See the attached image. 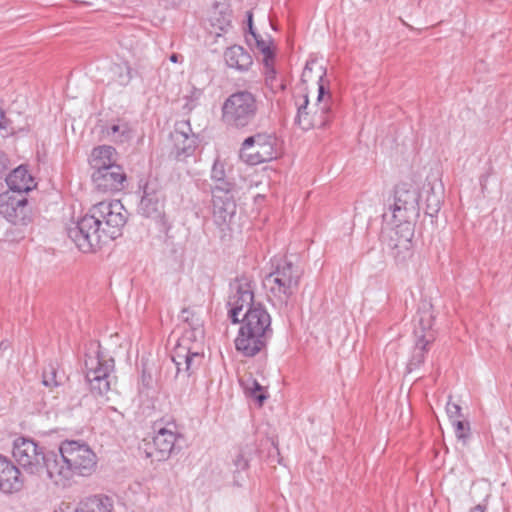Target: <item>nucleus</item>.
<instances>
[{
	"label": "nucleus",
	"instance_id": "obj_30",
	"mask_svg": "<svg viewBox=\"0 0 512 512\" xmlns=\"http://www.w3.org/2000/svg\"><path fill=\"white\" fill-rule=\"evenodd\" d=\"M191 332H185L179 339L177 345L172 351V355H192V354H203L196 348V343H191L193 336H190Z\"/></svg>",
	"mask_w": 512,
	"mask_h": 512
},
{
	"label": "nucleus",
	"instance_id": "obj_11",
	"mask_svg": "<svg viewBox=\"0 0 512 512\" xmlns=\"http://www.w3.org/2000/svg\"><path fill=\"white\" fill-rule=\"evenodd\" d=\"M231 293L228 297V317L233 324L240 322L241 312L252 309V306L261 304L254 301V282L247 276L242 275L230 284Z\"/></svg>",
	"mask_w": 512,
	"mask_h": 512
},
{
	"label": "nucleus",
	"instance_id": "obj_14",
	"mask_svg": "<svg viewBox=\"0 0 512 512\" xmlns=\"http://www.w3.org/2000/svg\"><path fill=\"white\" fill-rule=\"evenodd\" d=\"M155 436L152 446L154 450L147 451V457L155 458L157 461H163L170 457L176 450L177 441L181 438L174 422H168L165 426L161 423L154 424Z\"/></svg>",
	"mask_w": 512,
	"mask_h": 512
},
{
	"label": "nucleus",
	"instance_id": "obj_5",
	"mask_svg": "<svg viewBox=\"0 0 512 512\" xmlns=\"http://www.w3.org/2000/svg\"><path fill=\"white\" fill-rule=\"evenodd\" d=\"M88 215L108 241L119 237L127 222V211L119 200L101 201L89 209Z\"/></svg>",
	"mask_w": 512,
	"mask_h": 512
},
{
	"label": "nucleus",
	"instance_id": "obj_26",
	"mask_svg": "<svg viewBox=\"0 0 512 512\" xmlns=\"http://www.w3.org/2000/svg\"><path fill=\"white\" fill-rule=\"evenodd\" d=\"M414 321H415V325H414L415 339H417V331H418V335L431 334L432 336H435L434 332L432 331L434 316L431 312V306L424 304L422 308H419Z\"/></svg>",
	"mask_w": 512,
	"mask_h": 512
},
{
	"label": "nucleus",
	"instance_id": "obj_29",
	"mask_svg": "<svg viewBox=\"0 0 512 512\" xmlns=\"http://www.w3.org/2000/svg\"><path fill=\"white\" fill-rule=\"evenodd\" d=\"M264 76L266 86L274 93L282 92L286 89V83L282 78H278L274 67V62L264 66Z\"/></svg>",
	"mask_w": 512,
	"mask_h": 512
},
{
	"label": "nucleus",
	"instance_id": "obj_42",
	"mask_svg": "<svg viewBox=\"0 0 512 512\" xmlns=\"http://www.w3.org/2000/svg\"><path fill=\"white\" fill-rule=\"evenodd\" d=\"M42 383L47 387H54L59 385L56 380V371L53 367H50L49 370H45L43 372Z\"/></svg>",
	"mask_w": 512,
	"mask_h": 512
},
{
	"label": "nucleus",
	"instance_id": "obj_45",
	"mask_svg": "<svg viewBox=\"0 0 512 512\" xmlns=\"http://www.w3.org/2000/svg\"><path fill=\"white\" fill-rule=\"evenodd\" d=\"M9 159L7 155L0 151V178L5 175L6 170L8 169Z\"/></svg>",
	"mask_w": 512,
	"mask_h": 512
},
{
	"label": "nucleus",
	"instance_id": "obj_33",
	"mask_svg": "<svg viewBox=\"0 0 512 512\" xmlns=\"http://www.w3.org/2000/svg\"><path fill=\"white\" fill-rule=\"evenodd\" d=\"M131 129L126 122L113 124L108 134L111 135L116 142H125L131 138Z\"/></svg>",
	"mask_w": 512,
	"mask_h": 512
},
{
	"label": "nucleus",
	"instance_id": "obj_51",
	"mask_svg": "<svg viewBox=\"0 0 512 512\" xmlns=\"http://www.w3.org/2000/svg\"><path fill=\"white\" fill-rule=\"evenodd\" d=\"M3 119H4V112L0 109V128L3 127L2 126Z\"/></svg>",
	"mask_w": 512,
	"mask_h": 512
},
{
	"label": "nucleus",
	"instance_id": "obj_10",
	"mask_svg": "<svg viewBox=\"0 0 512 512\" xmlns=\"http://www.w3.org/2000/svg\"><path fill=\"white\" fill-rule=\"evenodd\" d=\"M67 235L84 253L95 251L108 241L88 213L67 228Z\"/></svg>",
	"mask_w": 512,
	"mask_h": 512
},
{
	"label": "nucleus",
	"instance_id": "obj_3",
	"mask_svg": "<svg viewBox=\"0 0 512 512\" xmlns=\"http://www.w3.org/2000/svg\"><path fill=\"white\" fill-rule=\"evenodd\" d=\"M259 105L254 93L249 90H237L222 103L221 122L229 130L249 131L256 121Z\"/></svg>",
	"mask_w": 512,
	"mask_h": 512
},
{
	"label": "nucleus",
	"instance_id": "obj_48",
	"mask_svg": "<svg viewBox=\"0 0 512 512\" xmlns=\"http://www.w3.org/2000/svg\"><path fill=\"white\" fill-rule=\"evenodd\" d=\"M247 24L248 28H251V25H253V14L251 11L247 12Z\"/></svg>",
	"mask_w": 512,
	"mask_h": 512
},
{
	"label": "nucleus",
	"instance_id": "obj_16",
	"mask_svg": "<svg viewBox=\"0 0 512 512\" xmlns=\"http://www.w3.org/2000/svg\"><path fill=\"white\" fill-rule=\"evenodd\" d=\"M173 147L170 155L177 161H185L192 156L198 145V138L192 132L189 121H180L170 134Z\"/></svg>",
	"mask_w": 512,
	"mask_h": 512
},
{
	"label": "nucleus",
	"instance_id": "obj_31",
	"mask_svg": "<svg viewBox=\"0 0 512 512\" xmlns=\"http://www.w3.org/2000/svg\"><path fill=\"white\" fill-rule=\"evenodd\" d=\"M113 79L121 86H126L132 79V69L128 63H116L111 67Z\"/></svg>",
	"mask_w": 512,
	"mask_h": 512
},
{
	"label": "nucleus",
	"instance_id": "obj_43",
	"mask_svg": "<svg viewBox=\"0 0 512 512\" xmlns=\"http://www.w3.org/2000/svg\"><path fill=\"white\" fill-rule=\"evenodd\" d=\"M446 412L451 422L453 420L459 419L462 416L460 405L453 403L451 401H449L446 405Z\"/></svg>",
	"mask_w": 512,
	"mask_h": 512
},
{
	"label": "nucleus",
	"instance_id": "obj_38",
	"mask_svg": "<svg viewBox=\"0 0 512 512\" xmlns=\"http://www.w3.org/2000/svg\"><path fill=\"white\" fill-rule=\"evenodd\" d=\"M246 389L249 395L254 398L260 406L263 405L264 401L267 399V395L263 393V387L256 380H253L251 386Z\"/></svg>",
	"mask_w": 512,
	"mask_h": 512
},
{
	"label": "nucleus",
	"instance_id": "obj_12",
	"mask_svg": "<svg viewBox=\"0 0 512 512\" xmlns=\"http://www.w3.org/2000/svg\"><path fill=\"white\" fill-rule=\"evenodd\" d=\"M234 188V182L227 177L211 186L213 217L218 225L225 224L236 212Z\"/></svg>",
	"mask_w": 512,
	"mask_h": 512
},
{
	"label": "nucleus",
	"instance_id": "obj_4",
	"mask_svg": "<svg viewBox=\"0 0 512 512\" xmlns=\"http://www.w3.org/2000/svg\"><path fill=\"white\" fill-rule=\"evenodd\" d=\"M100 348L99 343H91L84 359L85 378L95 397H103L111 390V374L114 370V359L104 356Z\"/></svg>",
	"mask_w": 512,
	"mask_h": 512
},
{
	"label": "nucleus",
	"instance_id": "obj_22",
	"mask_svg": "<svg viewBox=\"0 0 512 512\" xmlns=\"http://www.w3.org/2000/svg\"><path fill=\"white\" fill-rule=\"evenodd\" d=\"M224 59L228 67L240 72H246L253 64L252 56L240 45L228 47L224 52Z\"/></svg>",
	"mask_w": 512,
	"mask_h": 512
},
{
	"label": "nucleus",
	"instance_id": "obj_28",
	"mask_svg": "<svg viewBox=\"0 0 512 512\" xmlns=\"http://www.w3.org/2000/svg\"><path fill=\"white\" fill-rule=\"evenodd\" d=\"M255 452L256 447L254 442H247L244 445L240 446L237 455L233 459V465L235 467L234 473H239L241 471L247 470L252 455Z\"/></svg>",
	"mask_w": 512,
	"mask_h": 512
},
{
	"label": "nucleus",
	"instance_id": "obj_47",
	"mask_svg": "<svg viewBox=\"0 0 512 512\" xmlns=\"http://www.w3.org/2000/svg\"><path fill=\"white\" fill-rule=\"evenodd\" d=\"M470 512H486V506L478 504L470 509Z\"/></svg>",
	"mask_w": 512,
	"mask_h": 512
},
{
	"label": "nucleus",
	"instance_id": "obj_6",
	"mask_svg": "<svg viewBox=\"0 0 512 512\" xmlns=\"http://www.w3.org/2000/svg\"><path fill=\"white\" fill-rule=\"evenodd\" d=\"M420 194L416 188L408 184L396 185L394 189L393 203L389 206V214L385 212L383 218L401 227L410 226L412 218L419 215Z\"/></svg>",
	"mask_w": 512,
	"mask_h": 512
},
{
	"label": "nucleus",
	"instance_id": "obj_1",
	"mask_svg": "<svg viewBox=\"0 0 512 512\" xmlns=\"http://www.w3.org/2000/svg\"><path fill=\"white\" fill-rule=\"evenodd\" d=\"M47 461L48 478L59 485L74 474L90 475L96 467L97 457L87 444L66 440L61 443L59 453L50 452Z\"/></svg>",
	"mask_w": 512,
	"mask_h": 512
},
{
	"label": "nucleus",
	"instance_id": "obj_23",
	"mask_svg": "<svg viewBox=\"0 0 512 512\" xmlns=\"http://www.w3.org/2000/svg\"><path fill=\"white\" fill-rule=\"evenodd\" d=\"M263 283L269 293L281 304L287 305L289 299L295 294L292 288H286V282L282 281L274 270L265 277Z\"/></svg>",
	"mask_w": 512,
	"mask_h": 512
},
{
	"label": "nucleus",
	"instance_id": "obj_36",
	"mask_svg": "<svg viewBox=\"0 0 512 512\" xmlns=\"http://www.w3.org/2000/svg\"><path fill=\"white\" fill-rule=\"evenodd\" d=\"M296 105H297V114H296L294 122L296 125H298L301 128V122L299 120L300 115H304V113H305L306 118H311L313 107L311 109H309V99H308L307 94H304L302 96L301 101H296Z\"/></svg>",
	"mask_w": 512,
	"mask_h": 512
},
{
	"label": "nucleus",
	"instance_id": "obj_20",
	"mask_svg": "<svg viewBox=\"0 0 512 512\" xmlns=\"http://www.w3.org/2000/svg\"><path fill=\"white\" fill-rule=\"evenodd\" d=\"M22 486L19 468L9 458L0 454V491L12 494L20 491Z\"/></svg>",
	"mask_w": 512,
	"mask_h": 512
},
{
	"label": "nucleus",
	"instance_id": "obj_13",
	"mask_svg": "<svg viewBox=\"0 0 512 512\" xmlns=\"http://www.w3.org/2000/svg\"><path fill=\"white\" fill-rule=\"evenodd\" d=\"M142 189L143 195L138 206L139 213L146 218L162 220L165 215V194L160 182L156 178H148Z\"/></svg>",
	"mask_w": 512,
	"mask_h": 512
},
{
	"label": "nucleus",
	"instance_id": "obj_46",
	"mask_svg": "<svg viewBox=\"0 0 512 512\" xmlns=\"http://www.w3.org/2000/svg\"><path fill=\"white\" fill-rule=\"evenodd\" d=\"M169 59L173 63H179V62H182L183 57L179 54L173 53L170 55Z\"/></svg>",
	"mask_w": 512,
	"mask_h": 512
},
{
	"label": "nucleus",
	"instance_id": "obj_17",
	"mask_svg": "<svg viewBox=\"0 0 512 512\" xmlns=\"http://www.w3.org/2000/svg\"><path fill=\"white\" fill-rule=\"evenodd\" d=\"M92 181L99 192H118L124 188L126 174L122 166H100L92 174Z\"/></svg>",
	"mask_w": 512,
	"mask_h": 512
},
{
	"label": "nucleus",
	"instance_id": "obj_9",
	"mask_svg": "<svg viewBox=\"0 0 512 512\" xmlns=\"http://www.w3.org/2000/svg\"><path fill=\"white\" fill-rule=\"evenodd\" d=\"M324 75L325 73L319 77L318 96L313 106L311 118H306L305 114L299 117L302 130L326 128L336 117V104L329 89H326L323 84Z\"/></svg>",
	"mask_w": 512,
	"mask_h": 512
},
{
	"label": "nucleus",
	"instance_id": "obj_34",
	"mask_svg": "<svg viewBox=\"0 0 512 512\" xmlns=\"http://www.w3.org/2000/svg\"><path fill=\"white\" fill-rule=\"evenodd\" d=\"M181 317L190 326V330H187L186 332H191L190 336L196 337L195 333L199 332L202 333L201 330V322L198 317H196L195 313L190 308H184L181 311Z\"/></svg>",
	"mask_w": 512,
	"mask_h": 512
},
{
	"label": "nucleus",
	"instance_id": "obj_27",
	"mask_svg": "<svg viewBox=\"0 0 512 512\" xmlns=\"http://www.w3.org/2000/svg\"><path fill=\"white\" fill-rule=\"evenodd\" d=\"M115 149L112 146H98L92 150L91 165L94 169H100V166H119L113 159Z\"/></svg>",
	"mask_w": 512,
	"mask_h": 512
},
{
	"label": "nucleus",
	"instance_id": "obj_7",
	"mask_svg": "<svg viewBox=\"0 0 512 512\" xmlns=\"http://www.w3.org/2000/svg\"><path fill=\"white\" fill-rule=\"evenodd\" d=\"M278 157L275 133L262 131L246 137L239 149V158L246 164L255 166L270 162Z\"/></svg>",
	"mask_w": 512,
	"mask_h": 512
},
{
	"label": "nucleus",
	"instance_id": "obj_44",
	"mask_svg": "<svg viewBox=\"0 0 512 512\" xmlns=\"http://www.w3.org/2000/svg\"><path fill=\"white\" fill-rule=\"evenodd\" d=\"M141 383H142V386L145 388L152 387V383H153L152 375L150 373H148L145 368H143V370H142Z\"/></svg>",
	"mask_w": 512,
	"mask_h": 512
},
{
	"label": "nucleus",
	"instance_id": "obj_41",
	"mask_svg": "<svg viewBox=\"0 0 512 512\" xmlns=\"http://www.w3.org/2000/svg\"><path fill=\"white\" fill-rule=\"evenodd\" d=\"M452 425L455 429V434L458 439H465L468 435L467 432L469 431V423L465 421H461L459 419L453 420Z\"/></svg>",
	"mask_w": 512,
	"mask_h": 512
},
{
	"label": "nucleus",
	"instance_id": "obj_8",
	"mask_svg": "<svg viewBox=\"0 0 512 512\" xmlns=\"http://www.w3.org/2000/svg\"><path fill=\"white\" fill-rule=\"evenodd\" d=\"M50 452H45L44 447L31 438L18 437L13 442V457L29 474L42 475L45 472L48 476Z\"/></svg>",
	"mask_w": 512,
	"mask_h": 512
},
{
	"label": "nucleus",
	"instance_id": "obj_49",
	"mask_svg": "<svg viewBox=\"0 0 512 512\" xmlns=\"http://www.w3.org/2000/svg\"><path fill=\"white\" fill-rule=\"evenodd\" d=\"M487 180H488V175H482L480 177V184H481L482 190L485 189Z\"/></svg>",
	"mask_w": 512,
	"mask_h": 512
},
{
	"label": "nucleus",
	"instance_id": "obj_24",
	"mask_svg": "<svg viewBox=\"0 0 512 512\" xmlns=\"http://www.w3.org/2000/svg\"><path fill=\"white\" fill-rule=\"evenodd\" d=\"M277 276L282 281L286 282V288H292L293 291H297L302 277V271L299 267L295 266L292 262L287 260H281L274 269Z\"/></svg>",
	"mask_w": 512,
	"mask_h": 512
},
{
	"label": "nucleus",
	"instance_id": "obj_50",
	"mask_svg": "<svg viewBox=\"0 0 512 512\" xmlns=\"http://www.w3.org/2000/svg\"><path fill=\"white\" fill-rule=\"evenodd\" d=\"M251 37L253 38V40L255 41V44L257 43V40H259V38H262L261 35H259L258 33L256 32H252V35Z\"/></svg>",
	"mask_w": 512,
	"mask_h": 512
},
{
	"label": "nucleus",
	"instance_id": "obj_2",
	"mask_svg": "<svg viewBox=\"0 0 512 512\" xmlns=\"http://www.w3.org/2000/svg\"><path fill=\"white\" fill-rule=\"evenodd\" d=\"M271 316L263 304L252 306L240 318L235 349L243 357L252 358L266 351L273 336Z\"/></svg>",
	"mask_w": 512,
	"mask_h": 512
},
{
	"label": "nucleus",
	"instance_id": "obj_40",
	"mask_svg": "<svg viewBox=\"0 0 512 512\" xmlns=\"http://www.w3.org/2000/svg\"><path fill=\"white\" fill-rule=\"evenodd\" d=\"M224 178H226L224 163L217 158L211 169V180L214 182Z\"/></svg>",
	"mask_w": 512,
	"mask_h": 512
},
{
	"label": "nucleus",
	"instance_id": "obj_52",
	"mask_svg": "<svg viewBox=\"0 0 512 512\" xmlns=\"http://www.w3.org/2000/svg\"><path fill=\"white\" fill-rule=\"evenodd\" d=\"M248 31H249V34H250V35H252V32H256V31L254 30L253 25H251V28H248Z\"/></svg>",
	"mask_w": 512,
	"mask_h": 512
},
{
	"label": "nucleus",
	"instance_id": "obj_39",
	"mask_svg": "<svg viewBox=\"0 0 512 512\" xmlns=\"http://www.w3.org/2000/svg\"><path fill=\"white\" fill-rule=\"evenodd\" d=\"M212 25L221 31H226L231 26V14L229 11H221L220 17H213Z\"/></svg>",
	"mask_w": 512,
	"mask_h": 512
},
{
	"label": "nucleus",
	"instance_id": "obj_25",
	"mask_svg": "<svg viewBox=\"0 0 512 512\" xmlns=\"http://www.w3.org/2000/svg\"><path fill=\"white\" fill-rule=\"evenodd\" d=\"M435 341V336L431 334H417V339H415V346L412 352V356L408 362L407 368L409 371L418 368L421 364L424 363L426 353L428 351V346Z\"/></svg>",
	"mask_w": 512,
	"mask_h": 512
},
{
	"label": "nucleus",
	"instance_id": "obj_37",
	"mask_svg": "<svg viewBox=\"0 0 512 512\" xmlns=\"http://www.w3.org/2000/svg\"><path fill=\"white\" fill-rule=\"evenodd\" d=\"M256 48L263 54V65L267 66L268 63L274 62L275 53L270 45L263 39L259 38L255 44Z\"/></svg>",
	"mask_w": 512,
	"mask_h": 512
},
{
	"label": "nucleus",
	"instance_id": "obj_19",
	"mask_svg": "<svg viewBox=\"0 0 512 512\" xmlns=\"http://www.w3.org/2000/svg\"><path fill=\"white\" fill-rule=\"evenodd\" d=\"M203 357V354L171 355L176 366L175 381L181 386H188L191 383V377L202 364Z\"/></svg>",
	"mask_w": 512,
	"mask_h": 512
},
{
	"label": "nucleus",
	"instance_id": "obj_32",
	"mask_svg": "<svg viewBox=\"0 0 512 512\" xmlns=\"http://www.w3.org/2000/svg\"><path fill=\"white\" fill-rule=\"evenodd\" d=\"M75 512H110V510L101 497L94 496L82 503Z\"/></svg>",
	"mask_w": 512,
	"mask_h": 512
},
{
	"label": "nucleus",
	"instance_id": "obj_21",
	"mask_svg": "<svg viewBox=\"0 0 512 512\" xmlns=\"http://www.w3.org/2000/svg\"><path fill=\"white\" fill-rule=\"evenodd\" d=\"M6 183L9 191L21 194L31 191L36 186L33 177L23 165L9 173L6 177Z\"/></svg>",
	"mask_w": 512,
	"mask_h": 512
},
{
	"label": "nucleus",
	"instance_id": "obj_18",
	"mask_svg": "<svg viewBox=\"0 0 512 512\" xmlns=\"http://www.w3.org/2000/svg\"><path fill=\"white\" fill-rule=\"evenodd\" d=\"M398 228L390 232L385 244L395 262L404 264L413 255L412 232L410 226H405L403 229L405 234H400Z\"/></svg>",
	"mask_w": 512,
	"mask_h": 512
},
{
	"label": "nucleus",
	"instance_id": "obj_15",
	"mask_svg": "<svg viewBox=\"0 0 512 512\" xmlns=\"http://www.w3.org/2000/svg\"><path fill=\"white\" fill-rule=\"evenodd\" d=\"M25 194L6 191L0 194V214L14 225L26 226L31 218Z\"/></svg>",
	"mask_w": 512,
	"mask_h": 512
},
{
	"label": "nucleus",
	"instance_id": "obj_35",
	"mask_svg": "<svg viewBox=\"0 0 512 512\" xmlns=\"http://www.w3.org/2000/svg\"><path fill=\"white\" fill-rule=\"evenodd\" d=\"M441 208V200L438 195H436L434 192L428 193L426 197V208H425V214L430 217L437 216L438 212Z\"/></svg>",
	"mask_w": 512,
	"mask_h": 512
}]
</instances>
